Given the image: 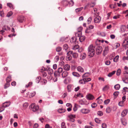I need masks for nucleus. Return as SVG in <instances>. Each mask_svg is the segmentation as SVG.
<instances>
[{
	"label": "nucleus",
	"instance_id": "nucleus-1",
	"mask_svg": "<svg viewBox=\"0 0 128 128\" xmlns=\"http://www.w3.org/2000/svg\"><path fill=\"white\" fill-rule=\"evenodd\" d=\"M88 54L90 57L94 56L95 53L94 47L92 44L90 45L88 48Z\"/></svg>",
	"mask_w": 128,
	"mask_h": 128
},
{
	"label": "nucleus",
	"instance_id": "nucleus-2",
	"mask_svg": "<svg viewBox=\"0 0 128 128\" xmlns=\"http://www.w3.org/2000/svg\"><path fill=\"white\" fill-rule=\"evenodd\" d=\"M123 76L124 77L122 78L123 81L126 84L128 83V72L127 71H124L123 72Z\"/></svg>",
	"mask_w": 128,
	"mask_h": 128
},
{
	"label": "nucleus",
	"instance_id": "nucleus-3",
	"mask_svg": "<svg viewBox=\"0 0 128 128\" xmlns=\"http://www.w3.org/2000/svg\"><path fill=\"white\" fill-rule=\"evenodd\" d=\"M72 49L74 50H77L78 52H82L83 49L82 48H79V46L78 45H76L72 46Z\"/></svg>",
	"mask_w": 128,
	"mask_h": 128
},
{
	"label": "nucleus",
	"instance_id": "nucleus-4",
	"mask_svg": "<svg viewBox=\"0 0 128 128\" xmlns=\"http://www.w3.org/2000/svg\"><path fill=\"white\" fill-rule=\"evenodd\" d=\"M30 106L32 110L34 112L36 111L39 108L38 106L37 105L36 106L34 104H32Z\"/></svg>",
	"mask_w": 128,
	"mask_h": 128
},
{
	"label": "nucleus",
	"instance_id": "nucleus-5",
	"mask_svg": "<svg viewBox=\"0 0 128 128\" xmlns=\"http://www.w3.org/2000/svg\"><path fill=\"white\" fill-rule=\"evenodd\" d=\"M63 68H59L58 70V71L54 73V75L55 76H60V74L62 73L63 72Z\"/></svg>",
	"mask_w": 128,
	"mask_h": 128
},
{
	"label": "nucleus",
	"instance_id": "nucleus-6",
	"mask_svg": "<svg viewBox=\"0 0 128 128\" xmlns=\"http://www.w3.org/2000/svg\"><path fill=\"white\" fill-rule=\"evenodd\" d=\"M102 50V47L101 46H98L96 49V53L98 54L101 53Z\"/></svg>",
	"mask_w": 128,
	"mask_h": 128
},
{
	"label": "nucleus",
	"instance_id": "nucleus-7",
	"mask_svg": "<svg viewBox=\"0 0 128 128\" xmlns=\"http://www.w3.org/2000/svg\"><path fill=\"white\" fill-rule=\"evenodd\" d=\"M82 30V27L80 26L77 29V31L78 32L77 33L75 34L76 36L79 37L81 35V31Z\"/></svg>",
	"mask_w": 128,
	"mask_h": 128
},
{
	"label": "nucleus",
	"instance_id": "nucleus-8",
	"mask_svg": "<svg viewBox=\"0 0 128 128\" xmlns=\"http://www.w3.org/2000/svg\"><path fill=\"white\" fill-rule=\"evenodd\" d=\"M109 50V47L108 46L105 47L103 51V55L104 56H105L108 53Z\"/></svg>",
	"mask_w": 128,
	"mask_h": 128
},
{
	"label": "nucleus",
	"instance_id": "nucleus-9",
	"mask_svg": "<svg viewBox=\"0 0 128 128\" xmlns=\"http://www.w3.org/2000/svg\"><path fill=\"white\" fill-rule=\"evenodd\" d=\"M80 112L83 114H87L90 112V110L88 109L83 108L81 110Z\"/></svg>",
	"mask_w": 128,
	"mask_h": 128
},
{
	"label": "nucleus",
	"instance_id": "nucleus-10",
	"mask_svg": "<svg viewBox=\"0 0 128 128\" xmlns=\"http://www.w3.org/2000/svg\"><path fill=\"white\" fill-rule=\"evenodd\" d=\"M86 98L88 100H91L94 98V97L92 94H88L86 95Z\"/></svg>",
	"mask_w": 128,
	"mask_h": 128
},
{
	"label": "nucleus",
	"instance_id": "nucleus-11",
	"mask_svg": "<svg viewBox=\"0 0 128 128\" xmlns=\"http://www.w3.org/2000/svg\"><path fill=\"white\" fill-rule=\"evenodd\" d=\"M75 117V116L74 115L71 114L69 116V120L72 122H74V118Z\"/></svg>",
	"mask_w": 128,
	"mask_h": 128
},
{
	"label": "nucleus",
	"instance_id": "nucleus-12",
	"mask_svg": "<svg viewBox=\"0 0 128 128\" xmlns=\"http://www.w3.org/2000/svg\"><path fill=\"white\" fill-rule=\"evenodd\" d=\"M101 20V18L99 16H96L94 20V22L96 23H99Z\"/></svg>",
	"mask_w": 128,
	"mask_h": 128
},
{
	"label": "nucleus",
	"instance_id": "nucleus-13",
	"mask_svg": "<svg viewBox=\"0 0 128 128\" xmlns=\"http://www.w3.org/2000/svg\"><path fill=\"white\" fill-rule=\"evenodd\" d=\"M78 102L79 104L81 105H84L86 104V101L85 99H84L82 100H79Z\"/></svg>",
	"mask_w": 128,
	"mask_h": 128
},
{
	"label": "nucleus",
	"instance_id": "nucleus-14",
	"mask_svg": "<svg viewBox=\"0 0 128 128\" xmlns=\"http://www.w3.org/2000/svg\"><path fill=\"white\" fill-rule=\"evenodd\" d=\"M63 68L66 71H69L70 69V66L68 64H66L64 66Z\"/></svg>",
	"mask_w": 128,
	"mask_h": 128
},
{
	"label": "nucleus",
	"instance_id": "nucleus-15",
	"mask_svg": "<svg viewBox=\"0 0 128 128\" xmlns=\"http://www.w3.org/2000/svg\"><path fill=\"white\" fill-rule=\"evenodd\" d=\"M24 17L23 16H19L18 17L17 20L19 22H22L24 20Z\"/></svg>",
	"mask_w": 128,
	"mask_h": 128
},
{
	"label": "nucleus",
	"instance_id": "nucleus-16",
	"mask_svg": "<svg viewBox=\"0 0 128 128\" xmlns=\"http://www.w3.org/2000/svg\"><path fill=\"white\" fill-rule=\"evenodd\" d=\"M10 104V101H8L5 102L2 104L4 105V107L6 108L9 106Z\"/></svg>",
	"mask_w": 128,
	"mask_h": 128
},
{
	"label": "nucleus",
	"instance_id": "nucleus-17",
	"mask_svg": "<svg viewBox=\"0 0 128 128\" xmlns=\"http://www.w3.org/2000/svg\"><path fill=\"white\" fill-rule=\"evenodd\" d=\"M128 112V110L127 109H125L122 112L121 114L122 116H125L127 114Z\"/></svg>",
	"mask_w": 128,
	"mask_h": 128
},
{
	"label": "nucleus",
	"instance_id": "nucleus-18",
	"mask_svg": "<svg viewBox=\"0 0 128 128\" xmlns=\"http://www.w3.org/2000/svg\"><path fill=\"white\" fill-rule=\"evenodd\" d=\"M84 80V84H86V82H88L91 80V79L90 78L85 77L83 78Z\"/></svg>",
	"mask_w": 128,
	"mask_h": 128
},
{
	"label": "nucleus",
	"instance_id": "nucleus-19",
	"mask_svg": "<svg viewBox=\"0 0 128 128\" xmlns=\"http://www.w3.org/2000/svg\"><path fill=\"white\" fill-rule=\"evenodd\" d=\"M64 3L68 4H69L70 6H73L74 4V2L72 0H71L69 2L66 1H64Z\"/></svg>",
	"mask_w": 128,
	"mask_h": 128
},
{
	"label": "nucleus",
	"instance_id": "nucleus-20",
	"mask_svg": "<svg viewBox=\"0 0 128 128\" xmlns=\"http://www.w3.org/2000/svg\"><path fill=\"white\" fill-rule=\"evenodd\" d=\"M86 54L84 53H82L80 55V59L81 60H83L86 58Z\"/></svg>",
	"mask_w": 128,
	"mask_h": 128
},
{
	"label": "nucleus",
	"instance_id": "nucleus-21",
	"mask_svg": "<svg viewBox=\"0 0 128 128\" xmlns=\"http://www.w3.org/2000/svg\"><path fill=\"white\" fill-rule=\"evenodd\" d=\"M77 69L78 71L80 72H84V69L81 66H78L77 68Z\"/></svg>",
	"mask_w": 128,
	"mask_h": 128
},
{
	"label": "nucleus",
	"instance_id": "nucleus-22",
	"mask_svg": "<svg viewBox=\"0 0 128 128\" xmlns=\"http://www.w3.org/2000/svg\"><path fill=\"white\" fill-rule=\"evenodd\" d=\"M68 72L66 71H64L62 74V76L63 78H65L68 76Z\"/></svg>",
	"mask_w": 128,
	"mask_h": 128
},
{
	"label": "nucleus",
	"instance_id": "nucleus-23",
	"mask_svg": "<svg viewBox=\"0 0 128 128\" xmlns=\"http://www.w3.org/2000/svg\"><path fill=\"white\" fill-rule=\"evenodd\" d=\"M79 39L80 42H82L84 41L85 39V36H82L81 35L79 37Z\"/></svg>",
	"mask_w": 128,
	"mask_h": 128
},
{
	"label": "nucleus",
	"instance_id": "nucleus-24",
	"mask_svg": "<svg viewBox=\"0 0 128 128\" xmlns=\"http://www.w3.org/2000/svg\"><path fill=\"white\" fill-rule=\"evenodd\" d=\"M122 124L123 125L125 126L127 124L126 122L125 119L124 118H122L121 120Z\"/></svg>",
	"mask_w": 128,
	"mask_h": 128
},
{
	"label": "nucleus",
	"instance_id": "nucleus-25",
	"mask_svg": "<svg viewBox=\"0 0 128 128\" xmlns=\"http://www.w3.org/2000/svg\"><path fill=\"white\" fill-rule=\"evenodd\" d=\"M90 75V72H86L84 73L82 76V78L85 77H87L89 76Z\"/></svg>",
	"mask_w": 128,
	"mask_h": 128
},
{
	"label": "nucleus",
	"instance_id": "nucleus-26",
	"mask_svg": "<svg viewBox=\"0 0 128 128\" xmlns=\"http://www.w3.org/2000/svg\"><path fill=\"white\" fill-rule=\"evenodd\" d=\"M2 30H10V28L8 26H4L2 28Z\"/></svg>",
	"mask_w": 128,
	"mask_h": 128
},
{
	"label": "nucleus",
	"instance_id": "nucleus-27",
	"mask_svg": "<svg viewBox=\"0 0 128 128\" xmlns=\"http://www.w3.org/2000/svg\"><path fill=\"white\" fill-rule=\"evenodd\" d=\"M76 40V37H73L70 40V42L71 43L75 42Z\"/></svg>",
	"mask_w": 128,
	"mask_h": 128
},
{
	"label": "nucleus",
	"instance_id": "nucleus-28",
	"mask_svg": "<svg viewBox=\"0 0 128 128\" xmlns=\"http://www.w3.org/2000/svg\"><path fill=\"white\" fill-rule=\"evenodd\" d=\"M126 29V27L125 26H122L120 27V30L122 32H124Z\"/></svg>",
	"mask_w": 128,
	"mask_h": 128
},
{
	"label": "nucleus",
	"instance_id": "nucleus-29",
	"mask_svg": "<svg viewBox=\"0 0 128 128\" xmlns=\"http://www.w3.org/2000/svg\"><path fill=\"white\" fill-rule=\"evenodd\" d=\"M72 75L75 76L80 77V74L76 72H73L72 73Z\"/></svg>",
	"mask_w": 128,
	"mask_h": 128
},
{
	"label": "nucleus",
	"instance_id": "nucleus-30",
	"mask_svg": "<svg viewBox=\"0 0 128 128\" xmlns=\"http://www.w3.org/2000/svg\"><path fill=\"white\" fill-rule=\"evenodd\" d=\"M122 46L125 49L128 47V42L123 43Z\"/></svg>",
	"mask_w": 128,
	"mask_h": 128
},
{
	"label": "nucleus",
	"instance_id": "nucleus-31",
	"mask_svg": "<svg viewBox=\"0 0 128 128\" xmlns=\"http://www.w3.org/2000/svg\"><path fill=\"white\" fill-rule=\"evenodd\" d=\"M58 112L61 113L64 112L66 111V110L64 109L60 108L58 109Z\"/></svg>",
	"mask_w": 128,
	"mask_h": 128
},
{
	"label": "nucleus",
	"instance_id": "nucleus-32",
	"mask_svg": "<svg viewBox=\"0 0 128 128\" xmlns=\"http://www.w3.org/2000/svg\"><path fill=\"white\" fill-rule=\"evenodd\" d=\"M36 94V92L34 91L30 93L29 96V97L30 98L33 97Z\"/></svg>",
	"mask_w": 128,
	"mask_h": 128
},
{
	"label": "nucleus",
	"instance_id": "nucleus-33",
	"mask_svg": "<svg viewBox=\"0 0 128 128\" xmlns=\"http://www.w3.org/2000/svg\"><path fill=\"white\" fill-rule=\"evenodd\" d=\"M116 72V71H114L111 72L109 73L108 74V76L109 77H110L115 74Z\"/></svg>",
	"mask_w": 128,
	"mask_h": 128
},
{
	"label": "nucleus",
	"instance_id": "nucleus-34",
	"mask_svg": "<svg viewBox=\"0 0 128 128\" xmlns=\"http://www.w3.org/2000/svg\"><path fill=\"white\" fill-rule=\"evenodd\" d=\"M7 4L8 6L11 9H14L13 5L11 3H8Z\"/></svg>",
	"mask_w": 128,
	"mask_h": 128
},
{
	"label": "nucleus",
	"instance_id": "nucleus-35",
	"mask_svg": "<svg viewBox=\"0 0 128 128\" xmlns=\"http://www.w3.org/2000/svg\"><path fill=\"white\" fill-rule=\"evenodd\" d=\"M112 109L109 107L107 108L106 109V112L107 113H109L111 111Z\"/></svg>",
	"mask_w": 128,
	"mask_h": 128
},
{
	"label": "nucleus",
	"instance_id": "nucleus-36",
	"mask_svg": "<svg viewBox=\"0 0 128 128\" xmlns=\"http://www.w3.org/2000/svg\"><path fill=\"white\" fill-rule=\"evenodd\" d=\"M48 73L50 75H51L53 73V70L52 69L49 68L48 70Z\"/></svg>",
	"mask_w": 128,
	"mask_h": 128
},
{
	"label": "nucleus",
	"instance_id": "nucleus-37",
	"mask_svg": "<svg viewBox=\"0 0 128 128\" xmlns=\"http://www.w3.org/2000/svg\"><path fill=\"white\" fill-rule=\"evenodd\" d=\"M72 56L74 58H77L78 56V54L76 53H74L73 54Z\"/></svg>",
	"mask_w": 128,
	"mask_h": 128
},
{
	"label": "nucleus",
	"instance_id": "nucleus-38",
	"mask_svg": "<svg viewBox=\"0 0 128 128\" xmlns=\"http://www.w3.org/2000/svg\"><path fill=\"white\" fill-rule=\"evenodd\" d=\"M83 9V7H81L78 8H77L75 10L76 12H79L81 11Z\"/></svg>",
	"mask_w": 128,
	"mask_h": 128
},
{
	"label": "nucleus",
	"instance_id": "nucleus-39",
	"mask_svg": "<svg viewBox=\"0 0 128 128\" xmlns=\"http://www.w3.org/2000/svg\"><path fill=\"white\" fill-rule=\"evenodd\" d=\"M11 80V76H8L6 79V82H9Z\"/></svg>",
	"mask_w": 128,
	"mask_h": 128
},
{
	"label": "nucleus",
	"instance_id": "nucleus-40",
	"mask_svg": "<svg viewBox=\"0 0 128 128\" xmlns=\"http://www.w3.org/2000/svg\"><path fill=\"white\" fill-rule=\"evenodd\" d=\"M120 87V85L119 84H117L114 86V88L116 90H119Z\"/></svg>",
	"mask_w": 128,
	"mask_h": 128
},
{
	"label": "nucleus",
	"instance_id": "nucleus-41",
	"mask_svg": "<svg viewBox=\"0 0 128 128\" xmlns=\"http://www.w3.org/2000/svg\"><path fill=\"white\" fill-rule=\"evenodd\" d=\"M41 80V77L40 76H38L37 77L36 79V82L37 83H38L40 80Z\"/></svg>",
	"mask_w": 128,
	"mask_h": 128
},
{
	"label": "nucleus",
	"instance_id": "nucleus-42",
	"mask_svg": "<svg viewBox=\"0 0 128 128\" xmlns=\"http://www.w3.org/2000/svg\"><path fill=\"white\" fill-rule=\"evenodd\" d=\"M119 56L118 55L116 56L114 59V62H116L118 61Z\"/></svg>",
	"mask_w": 128,
	"mask_h": 128
},
{
	"label": "nucleus",
	"instance_id": "nucleus-43",
	"mask_svg": "<svg viewBox=\"0 0 128 128\" xmlns=\"http://www.w3.org/2000/svg\"><path fill=\"white\" fill-rule=\"evenodd\" d=\"M121 73V70L120 69H118L116 71V74L117 76H120Z\"/></svg>",
	"mask_w": 128,
	"mask_h": 128
},
{
	"label": "nucleus",
	"instance_id": "nucleus-44",
	"mask_svg": "<svg viewBox=\"0 0 128 128\" xmlns=\"http://www.w3.org/2000/svg\"><path fill=\"white\" fill-rule=\"evenodd\" d=\"M63 49L65 50H66L68 49V45L66 44H65L63 46Z\"/></svg>",
	"mask_w": 128,
	"mask_h": 128
},
{
	"label": "nucleus",
	"instance_id": "nucleus-45",
	"mask_svg": "<svg viewBox=\"0 0 128 128\" xmlns=\"http://www.w3.org/2000/svg\"><path fill=\"white\" fill-rule=\"evenodd\" d=\"M110 100L109 99H108L106 100H105L104 102V103L105 104L107 105L110 102Z\"/></svg>",
	"mask_w": 128,
	"mask_h": 128
},
{
	"label": "nucleus",
	"instance_id": "nucleus-46",
	"mask_svg": "<svg viewBox=\"0 0 128 128\" xmlns=\"http://www.w3.org/2000/svg\"><path fill=\"white\" fill-rule=\"evenodd\" d=\"M28 104L27 103H25L23 105V106L24 108L25 109L28 107Z\"/></svg>",
	"mask_w": 128,
	"mask_h": 128
},
{
	"label": "nucleus",
	"instance_id": "nucleus-47",
	"mask_svg": "<svg viewBox=\"0 0 128 128\" xmlns=\"http://www.w3.org/2000/svg\"><path fill=\"white\" fill-rule=\"evenodd\" d=\"M72 57L70 55H68L66 57V60H71Z\"/></svg>",
	"mask_w": 128,
	"mask_h": 128
},
{
	"label": "nucleus",
	"instance_id": "nucleus-48",
	"mask_svg": "<svg viewBox=\"0 0 128 128\" xmlns=\"http://www.w3.org/2000/svg\"><path fill=\"white\" fill-rule=\"evenodd\" d=\"M92 20V18L91 17H89L87 20V23L89 24L90 23Z\"/></svg>",
	"mask_w": 128,
	"mask_h": 128
},
{
	"label": "nucleus",
	"instance_id": "nucleus-49",
	"mask_svg": "<svg viewBox=\"0 0 128 128\" xmlns=\"http://www.w3.org/2000/svg\"><path fill=\"white\" fill-rule=\"evenodd\" d=\"M128 42V37L126 36L124 37L123 43Z\"/></svg>",
	"mask_w": 128,
	"mask_h": 128
},
{
	"label": "nucleus",
	"instance_id": "nucleus-50",
	"mask_svg": "<svg viewBox=\"0 0 128 128\" xmlns=\"http://www.w3.org/2000/svg\"><path fill=\"white\" fill-rule=\"evenodd\" d=\"M128 42V37L126 36L124 37L123 43Z\"/></svg>",
	"mask_w": 128,
	"mask_h": 128
},
{
	"label": "nucleus",
	"instance_id": "nucleus-51",
	"mask_svg": "<svg viewBox=\"0 0 128 128\" xmlns=\"http://www.w3.org/2000/svg\"><path fill=\"white\" fill-rule=\"evenodd\" d=\"M13 14V12L12 11L9 12L7 15V16L9 17L11 16Z\"/></svg>",
	"mask_w": 128,
	"mask_h": 128
},
{
	"label": "nucleus",
	"instance_id": "nucleus-52",
	"mask_svg": "<svg viewBox=\"0 0 128 128\" xmlns=\"http://www.w3.org/2000/svg\"><path fill=\"white\" fill-rule=\"evenodd\" d=\"M52 78V76L51 75H49L47 77V78L48 80L49 81H50L51 80Z\"/></svg>",
	"mask_w": 128,
	"mask_h": 128
},
{
	"label": "nucleus",
	"instance_id": "nucleus-53",
	"mask_svg": "<svg viewBox=\"0 0 128 128\" xmlns=\"http://www.w3.org/2000/svg\"><path fill=\"white\" fill-rule=\"evenodd\" d=\"M10 83L9 82H6V83L4 85V88H6L9 86Z\"/></svg>",
	"mask_w": 128,
	"mask_h": 128
},
{
	"label": "nucleus",
	"instance_id": "nucleus-54",
	"mask_svg": "<svg viewBox=\"0 0 128 128\" xmlns=\"http://www.w3.org/2000/svg\"><path fill=\"white\" fill-rule=\"evenodd\" d=\"M47 70V68H44L43 67H42L40 69V71L41 72H42L44 71H46Z\"/></svg>",
	"mask_w": 128,
	"mask_h": 128
},
{
	"label": "nucleus",
	"instance_id": "nucleus-55",
	"mask_svg": "<svg viewBox=\"0 0 128 128\" xmlns=\"http://www.w3.org/2000/svg\"><path fill=\"white\" fill-rule=\"evenodd\" d=\"M54 76V77L53 78V80L54 82H56L58 80L57 76Z\"/></svg>",
	"mask_w": 128,
	"mask_h": 128
},
{
	"label": "nucleus",
	"instance_id": "nucleus-56",
	"mask_svg": "<svg viewBox=\"0 0 128 128\" xmlns=\"http://www.w3.org/2000/svg\"><path fill=\"white\" fill-rule=\"evenodd\" d=\"M95 121L97 123H100L101 122V120L97 118H96L95 119Z\"/></svg>",
	"mask_w": 128,
	"mask_h": 128
},
{
	"label": "nucleus",
	"instance_id": "nucleus-57",
	"mask_svg": "<svg viewBox=\"0 0 128 128\" xmlns=\"http://www.w3.org/2000/svg\"><path fill=\"white\" fill-rule=\"evenodd\" d=\"M79 83L80 84H84V78L81 79L79 81Z\"/></svg>",
	"mask_w": 128,
	"mask_h": 128
},
{
	"label": "nucleus",
	"instance_id": "nucleus-58",
	"mask_svg": "<svg viewBox=\"0 0 128 128\" xmlns=\"http://www.w3.org/2000/svg\"><path fill=\"white\" fill-rule=\"evenodd\" d=\"M71 86L70 85H68L67 86V90L68 92H70L71 91Z\"/></svg>",
	"mask_w": 128,
	"mask_h": 128
},
{
	"label": "nucleus",
	"instance_id": "nucleus-59",
	"mask_svg": "<svg viewBox=\"0 0 128 128\" xmlns=\"http://www.w3.org/2000/svg\"><path fill=\"white\" fill-rule=\"evenodd\" d=\"M120 44L118 42L116 43L115 44V48H117L120 46Z\"/></svg>",
	"mask_w": 128,
	"mask_h": 128
},
{
	"label": "nucleus",
	"instance_id": "nucleus-60",
	"mask_svg": "<svg viewBox=\"0 0 128 128\" xmlns=\"http://www.w3.org/2000/svg\"><path fill=\"white\" fill-rule=\"evenodd\" d=\"M76 96L77 97H84L83 94L80 93H78Z\"/></svg>",
	"mask_w": 128,
	"mask_h": 128
},
{
	"label": "nucleus",
	"instance_id": "nucleus-61",
	"mask_svg": "<svg viewBox=\"0 0 128 128\" xmlns=\"http://www.w3.org/2000/svg\"><path fill=\"white\" fill-rule=\"evenodd\" d=\"M97 106L96 104L95 103H92L91 105L92 107V108H95Z\"/></svg>",
	"mask_w": 128,
	"mask_h": 128
},
{
	"label": "nucleus",
	"instance_id": "nucleus-62",
	"mask_svg": "<svg viewBox=\"0 0 128 128\" xmlns=\"http://www.w3.org/2000/svg\"><path fill=\"white\" fill-rule=\"evenodd\" d=\"M62 50V48L60 47H58L56 48V50L57 52H59Z\"/></svg>",
	"mask_w": 128,
	"mask_h": 128
},
{
	"label": "nucleus",
	"instance_id": "nucleus-63",
	"mask_svg": "<svg viewBox=\"0 0 128 128\" xmlns=\"http://www.w3.org/2000/svg\"><path fill=\"white\" fill-rule=\"evenodd\" d=\"M109 88V86H106L103 88V90H107Z\"/></svg>",
	"mask_w": 128,
	"mask_h": 128
},
{
	"label": "nucleus",
	"instance_id": "nucleus-64",
	"mask_svg": "<svg viewBox=\"0 0 128 128\" xmlns=\"http://www.w3.org/2000/svg\"><path fill=\"white\" fill-rule=\"evenodd\" d=\"M61 127L62 128H66L65 124L64 122H63L62 123Z\"/></svg>",
	"mask_w": 128,
	"mask_h": 128
}]
</instances>
